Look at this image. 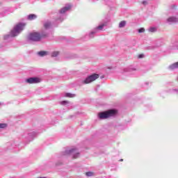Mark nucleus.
Segmentation results:
<instances>
[{
  "mask_svg": "<svg viewBox=\"0 0 178 178\" xmlns=\"http://www.w3.org/2000/svg\"><path fill=\"white\" fill-rule=\"evenodd\" d=\"M26 29V23H18L10 32L11 37H17Z\"/></svg>",
  "mask_w": 178,
  "mask_h": 178,
  "instance_id": "1",
  "label": "nucleus"
},
{
  "mask_svg": "<svg viewBox=\"0 0 178 178\" xmlns=\"http://www.w3.org/2000/svg\"><path fill=\"white\" fill-rule=\"evenodd\" d=\"M47 37H48V34L47 33L41 35L38 32H33L29 35L28 38L31 40V41H41L42 38H47Z\"/></svg>",
  "mask_w": 178,
  "mask_h": 178,
  "instance_id": "2",
  "label": "nucleus"
},
{
  "mask_svg": "<svg viewBox=\"0 0 178 178\" xmlns=\"http://www.w3.org/2000/svg\"><path fill=\"white\" fill-rule=\"evenodd\" d=\"M118 113L116 110H108L104 112L99 113L98 114L99 119H108V118H112Z\"/></svg>",
  "mask_w": 178,
  "mask_h": 178,
  "instance_id": "3",
  "label": "nucleus"
},
{
  "mask_svg": "<svg viewBox=\"0 0 178 178\" xmlns=\"http://www.w3.org/2000/svg\"><path fill=\"white\" fill-rule=\"evenodd\" d=\"M97 79H99V74H93L89 76H88L84 81H83V84H90V83H92V81H95Z\"/></svg>",
  "mask_w": 178,
  "mask_h": 178,
  "instance_id": "4",
  "label": "nucleus"
},
{
  "mask_svg": "<svg viewBox=\"0 0 178 178\" xmlns=\"http://www.w3.org/2000/svg\"><path fill=\"white\" fill-rule=\"evenodd\" d=\"M65 155H73V159H77L80 156V153L77 152L76 149H71L65 151Z\"/></svg>",
  "mask_w": 178,
  "mask_h": 178,
  "instance_id": "5",
  "label": "nucleus"
},
{
  "mask_svg": "<svg viewBox=\"0 0 178 178\" xmlns=\"http://www.w3.org/2000/svg\"><path fill=\"white\" fill-rule=\"evenodd\" d=\"M40 81H41V80L37 77H32L26 79V83H29V84H37V83H40Z\"/></svg>",
  "mask_w": 178,
  "mask_h": 178,
  "instance_id": "6",
  "label": "nucleus"
},
{
  "mask_svg": "<svg viewBox=\"0 0 178 178\" xmlns=\"http://www.w3.org/2000/svg\"><path fill=\"white\" fill-rule=\"evenodd\" d=\"M72 8V6H68L67 7H64L63 8H62L60 10V13H65L66 11L67 10H70Z\"/></svg>",
  "mask_w": 178,
  "mask_h": 178,
  "instance_id": "7",
  "label": "nucleus"
},
{
  "mask_svg": "<svg viewBox=\"0 0 178 178\" xmlns=\"http://www.w3.org/2000/svg\"><path fill=\"white\" fill-rule=\"evenodd\" d=\"M168 22H171L172 23H176L178 22V19L175 17H170L168 19Z\"/></svg>",
  "mask_w": 178,
  "mask_h": 178,
  "instance_id": "8",
  "label": "nucleus"
},
{
  "mask_svg": "<svg viewBox=\"0 0 178 178\" xmlns=\"http://www.w3.org/2000/svg\"><path fill=\"white\" fill-rule=\"evenodd\" d=\"M169 69L173 70V69H178V62L174 63L171 65L169 66Z\"/></svg>",
  "mask_w": 178,
  "mask_h": 178,
  "instance_id": "9",
  "label": "nucleus"
},
{
  "mask_svg": "<svg viewBox=\"0 0 178 178\" xmlns=\"http://www.w3.org/2000/svg\"><path fill=\"white\" fill-rule=\"evenodd\" d=\"M38 55H39V56H47V55H48V51H39L38 52Z\"/></svg>",
  "mask_w": 178,
  "mask_h": 178,
  "instance_id": "10",
  "label": "nucleus"
},
{
  "mask_svg": "<svg viewBox=\"0 0 178 178\" xmlns=\"http://www.w3.org/2000/svg\"><path fill=\"white\" fill-rule=\"evenodd\" d=\"M51 22H45L44 24V27L46 30H48V29H51Z\"/></svg>",
  "mask_w": 178,
  "mask_h": 178,
  "instance_id": "11",
  "label": "nucleus"
},
{
  "mask_svg": "<svg viewBox=\"0 0 178 178\" xmlns=\"http://www.w3.org/2000/svg\"><path fill=\"white\" fill-rule=\"evenodd\" d=\"M35 19H37V15H35L34 14H31L28 16L29 20H34Z\"/></svg>",
  "mask_w": 178,
  "mask_h": 178,
  "instance_id": "12",
  "label": "nucleus"
},
{
  "mask_svg": "<svg viewBox=\"0 0 178 178\" xmlns=\"http://www.w3.org/2000/svg\"><path fill=\"white\" fill-rule=\"evenodd\" d=\"M126 26V22L125 21H122L120 22L119 27L122 29V27H124Z\"/></svg>",
  "mask_w": 178,
  "mask_h": 178,
  "instance_id": "13",
  "label": "nucleus"
},
{
  "mask_svg": "<svg viewBox=\"0 0 178 178\" xmlns=\"http://www.w3.org/2000/svg\"><path fill=\"white\" fill-rule=\"evenodd\" d=\"M58 55H59V51H54L51 54L52 58H55V57L58 56Z\"/></svg>",
  "mask_w": 178,
  "mask_h": 178,
  "instance_id": "14",
  "label": "nucleus"
},
{
  "mask_svg": "<svg viewBox=\"0 0 178 178\" xmlns=\"http://www.w3.org/2000/svg\"><path fill=\"white\" fill-rule=\"evenodd\" d=\"M65 97H67L68 98H74V95H73L72 93H66Z\"/></svg>",
  "mask_w": 178,
  "mask_h": 178,
  "instance_id": "15",
  "label": "nucleus"
},
{
  "mask_svg": "<svg viewBox=\"0 0 178 178\" xmlns=\"http://www.w3.org/2000/svg\"><path fill=\"white\" fill-rule=\"evenodd\" d=\"M6 127H8V124H5V123L0 124V129H5Z\"/></svg>",
  "mask_w": 178,
  "mask_h": 178,
  "instance_id": "16",
  "label": "nucleus"
},
{
  "mask_svg": "<svg viewBox=\"0 0 178 178\" xmlns=\"http://www.w3.org/2000/svg\"><path fill=\"white\" fill-rule=\"evenodd\" d=\"M149 31H150V33H155V31H156V28L152 27L149 29Z\"/></svg>",
  "mask_w": 178,
  "mask_h": 178,
  "instance_id": "17",
  "label": "nucleus"
},
{
  "mask_svg": "<svg viewBox=\"0 0 178 178\" xmlns=\"http://www.w3.org/2000/svg\"><path fill=\"white\" fill-rule=\"evenodd\" d=\"M104 26V24L99 25V26H97V30H102Z\"/></svg>",
  "mask_w": 178,
  "mask_h": 178,
  "instance_id": "18",
  "label": "nucleus"
},
{
  "mask_svg": "<svg viewBox=\"0 0 178 178\" xmlns=\"http://www.w3.org/2000/svg\"><path fill=\"white\" fill-rule=\"evenodd\" d=\"M145 31V29L144 28H140L138 29V33H144Z\"/></svg>",
  "mask_w": 178,
  "mask_h": 178,
  "instance_id": "19",
  "label": "nucleus"
},
{
  "mask_svg": "<svg viewBox=\"0 0 178 178\" xmlns=\"http://www.w3.org/2000/svg\"><path fill=\"white\" fill-rule=\"evenodd\" d=\"M86 176L90 177V176H92V175H94V174L91 172H88L86 173Z\"/></svg>",
  "mask_w": 178,
  "mask_h": 178,
  "instance_id": "20",
  "label": "nucleus"
},
{
  "mask_svg": "<svg viewBox=\"0 0 178 178\" xmlns=\"http://www.w3.org/2000/svg\"><path fill=\"white\" fill-rule=\"evenodd\" d=\"M66 104H69V102H66V101L61 102L62 105H66Z\"/></svg>",
  "mask_w": 178,
  "mask_h": 178,
  "instance_id": "21",
  "label": "nucleus"
},
{
  "mask_svg": "<svg viewBox=\"0 0 178 178\" xmlns=\"http://www.w3.org/2000/svg\"><path fill=\"white\" fill-rule=\"evenodd\" d=\"M138 58L139 59H141L142 58H144V54H140V55H138Z\"/></svg>",
  "mask_w": 178,
  "mask_h": 178,
  "instance_id": "22",
  "label": "nucleus"
},
{
  "mask_svg": "<svg viewBox=\"0 0 178 178\" xmlns=\"http://www.w3.org/2000/svg\"><path fill=\"white\" fill-rule=\"evenodd\" d=\"M143 5H147V1H143Z\"/></svg>",
  "mask_w": 178,
  "mask_h": 178,
  "instance_id": "23",
  "label": "nucleus"
},
{
  "mask_svg": "<svg viewBox=\"0 0 178 178\" xmlns=\"http://www.w3.org/2000/svg\"><path fill=\"white\" fill-rule=\"evenodd\" d=\"M91 33H92V34H94V32H92Z\"/></svg>",
  "mask_w": 178,
  "mask_h": 178,
  "instance_id": "24",
  "label": "nucleus"
}]
</instances>
